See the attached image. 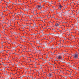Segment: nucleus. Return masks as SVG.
I'll list each match as a JSON object with an SVG mask.
<instances>
[{"mask_svg":"<svg viewBox=\"0 0 79 79\" xmlns=\"http://www.w3.org/2000/svg\"><path fill=\"white\" fill-rule=\"evenodd\" d=\"M59 26V24H58V23H56V27H58Z\"/></svg>","mask_w":79,"mask_h":79,"instance_id":"5","label":"nucleus"},{"mask_svg":"<svg viewBox=\"0 0 79 79\" xmlns=\"http://www.w3.org/2000/svg\"><path fill=\"white\" fill-rule=\"evenodd\" d=\"M52 8H54V9H55V7H54V6H52Z\"/></svg>","mask_w":79,"mask_h":79,"instance_id":"7","label":"nucleus"},{"mask_svg":"<svg viewBox=\"0 0 79 79\" xmlns=\"http://www.w3.org/2000/svg\"><path fill=\"white\" fill-rule=\"evenodd\" d=\"M65 8H66V7H65Z\"/></svg>","mask_w":79,"mask_h":79,"instance_id":"11","label":"nucleus"},{"mask_svg":"<svg viewBox=\"0 0 79 79\" xmlns=\"http://www.w3.org/2000/svg\"><path fill=\"white\" fill-rule=\"evenodd\" d=\"M65 8H66V7H65Z\"/></svg>","mask_w":79,"mask_h":79,"instance_id":"12","label":"nucleus"},{"mask_svg":"<svg viewBox=\"0 0 79 79\" xmlns=\"http://www.w3.org/2000/svg\"><path fill=\"white\" fill-rule=\"evenodd\" d=\"M54 31H55V30H54Z\"/></svg>","mask_w":79,"mask_h":79,"instance_id":"9","label":"nucleus"},{"mask_svg":"<svg viewBox=\"0 0 79 79\" xmlns=\"http://www.w3.org/2000/svg\"><path fill=\"white\" fill-rule=\"evenodd\" d=\"M62 7V6H61V5H60L59 6V8L61 10V8Z\"/></svg>","mask_w":79,"mask_h":79,"instance_id":"4","label":"nucleus"},{"mask_svg":"<svg viewBox=\"0 0 79 79\" xmlns=\"http://www.w3.org/2000/svg\"><path fill=\"white\" fill-rule=\"evenodd\" d=\"M74 58L76 59L78 58V54H75L73 55Z\"/></svg>","mask_w":79,"mask_h":79,"instance_id":"1","label":"nucleus"},{"mask_svg":"<svg viewBox=\"0 0 79 79\" xmlns=\"http://www.w3.org/2000/svg\"><path fill=\"white\" fill-rule=\"evenodd\" d=\"M49 76H52V74L50 73L49 75Z\"/></svg>","mask_w":79,"mask_h":79,"instance_id":"6","label":"nucleus"},{"mask_svg":"<svg viewBox=\"0 0 79 79\" xmlns=\"http://www.w3.org/2000/svg\"><path fill=\"white\" fill-rule=\"evenodd\" d=\"M58 59H61V56H58Z\"/></svg>","mask_w":79,"mask_h":79,"instance_id":"3","label":"nucleus"},{"mask_svg":"<svg viewBox=\"0 0 79 79\" xmlns=\"http://www.w3.org/2000/svg\"><path fill=\"white\" fill-rule=\"evenodd\" d=\"M39 6H40V7H41V4H40V5H39Z\"/></svg>","mask_w":79,"mask_h":79,"instance_id":"8","label":"nucleus"},{"mask_svg":"<svg viewBox=\"0 0 79 79\" xmlns=\"http://www.w3.org/2000/svg\"><path fill=\"white\" fill-rule=\"evenodd\" d=\"M53 53H55V52H54Z\"/></svg>","mask_w":79,"mask_h":79,"instance_id":"10","label":"nucleus"},{"mask_svg":"<svg viewBox=\"0 0 79 79\" xmlns=\"http://www.w3.org/2000/svg\"><path fill=\"white\" fill-rule=\"evenodd\" d=\"M38 9V10H40V9H41L42 8V7H40L38 5L37 6Z\"/></svg>","mask_w":79,"mask_h":79,"instance_id":"2","label":"nucleus"}]
</instances>
